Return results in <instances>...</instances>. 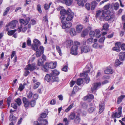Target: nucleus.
<instances>
[{"mask_svg": "<svg viewBox=\"0 0 125 125\" xmlns=\"http://www.w3.org/2000/svg\"><path fill=\"white\" fill-rule=\"evenodd\" d=\"M104 20L105 21H113L114 20V15L111 13V12L107 14L105 16H103Z\"/></svg>", "mask_w": 125, "mask_h": 125, "instance_id": "nucleus-1", "label": "nucleus"}, {"mask_svg": "<svg viewBox=\"0 0 125 125\" xmlns=\"http://www.w3.org/2000/svg\"><path fill=\"white\" fill-rule=\"evenodd\" d=\"M101 82H96L93 83L91 87V92L93 93V92L98 90L101 86Z\"/></svg>", "mask_w": 125, "mask_h": 125, "instance_id": "nucleus-2", "label": "nucleus"}, {"mask_svg": "<svg viewBox=\"0 0 125 125\" xmlns=\"http://www.w3.org/2000/svg\"><path fill=\"white\" fill-rule=\"evenodd\" d=\"M67 15L68 16L66 18V20L68 21H70L74 17V13L72 12L70 9L68 8L67 10Z\"/></svg>", "mask_w": 125, "mask_h": 125, "instance_id": "nucleus-3", "label": "nucleus"}, {"mask_svg": "<svg viewBox=\"0 0 125 125\" xmlns=\"http://www.w3.org/2000/svg\"><path fill=\"white\" fill-rule=\"evenodd\" d=\"M15 110H13L11 109L10 111V115L9 117V119L10 121H11V122H13V123H15L16 122L17 118L16 117L14 116L13 112L15 111Z\"/></svg>", "mask_w": 125, "mask_h": 125, "instance_id": "nucleus-4", "label": "nucleus"}, {"mask_svg": "<svg viewBox=\"0 0 125 125\" xmlns=\"http://www.w3.org/2000/svg\"><path fill=\"white\" fill-rule=\"evenodd\" d=\"M122 109V107H119L118 108V112H116L113 114L112 115V118H120L121 116Z\"/></svg>", "mask_w": 125, "mask_h": 125, "instance_id": "nucleus-5", "label": "nucleus"}, {"mask_svg": "<svg viewBox=\"0 0 125 125\" xmlns=\"http://www.w3.org/2000/svg\"><path fill=\"white\" fill-rule=\"evenodd\" d=\"M78 49V46L77 45H73L71 49V54L75 55H77L78 54L77 52Z\"/></svg>", "mask_w": 125, "mask_h": 125, "instance_id": "nucleus-6", "label": "nucleus"}, {"mask_svg": "<svg viewBox=\"0 0 125 125\" xmlns=\"http://www.w3.org/2000/svg\"><path fill=\"white\" fill-rule=\"evenodd\" d=\"M30 19V18L27 17L26 18L25 20L23 19H20L19 21L22 25V24H23L24 26H26L29 23Z\"/></svg>", "mask_w": 125, "mask_h": 125, "instance_id": "nucleus-7", "label": "nucleus"}, {"mask_svg": "<svg viewBox=\"0 0 125 125\" xmlns=\"http://www.w3.org/2000/svg\"><path fill=\"white\" fill-rule=\"evenodd\" d=\"M120 42H117L115 44V46L113 47L112 49L113 51L120 52L121 51L120 46Z\"/></svg>", "mask_w": 125, "mask_h": 125, "instance_id": "nucleus-8", "label": "nucleus"}, {"mask_svg": "<svg viewBox=\"0 0 125 125\" xmlns=\"http://www.w3.org/2000/svg\"><path fill=\"white\" fill-rule=\"evenodd\" d=\"M81 52L82 53L84 52L85 53H87L90 51L91 49L90 46L86 45L81 47Z\"/></svg>", "mask_w": 125, "mask_h": 125, "instance_id": "nucleus-9", "label": "nucleus"}, {"mask_svg": "<svg viewBox=\"0 0 125 125\" xmlns=\"http://www.w3.org/2000/svg\"><path fill=\"white\" fill-rule=\"evenodd\" d=\"M26 67L31 72H32L35 69H36V64L35 63H33L31 64H29L27 65Z\"/></svg>", "mask_w": 125, "mask_h": 125, "instance_id": "nucleus-10", "label": "nucleus"}, {"mask_svg": "<svg viewBox=\"0 0 125 125\" xmlns=\"http://www.w3.org/2000/svg\"><path fill=\"white\" fill-rule=\"evenodd\" d=\"M22 100L25 107L28 108L30 105V102L25 97H23Z\"/></svg>", "mask_w": 125, "mask_h": 125, "instance_id": "nucleus-11", "label": "nucleus"}, {"mask_svg": "<svg viewBox=\"0 0 125 125\" xmlns=\"http://www.w3.org/2000/svg\"><path fill=\"white\" fill-rule=\"evenodd\" d=\"M48 67L49 68L53 69L56 67L57 63L55 62L54 63L53 62H51L50 63H47Z\"/></svg>", "mask_w": 125, "mask_h": 125, "instance_id": "nucleus-12", "label": "nucleus"}, {"mask_svg": "<svg viewBox=\"0 0 125 125\" xmlns=\"http://www.w3.org/2000/svg\"><path fill=\"white\" fill-rule=\"evenodd\" d=\"M105 109V104L104 103H101L99 104V113H101Z\"/></svg>", "mask_w": 125, "mask_h": 125, "instance_id": "nucleus-13", "label": "nucleus"}, {"mask_svg": "<svg viewBox=\"0 0 125 125\" xmlns=\"http://www.w3.org/2000/svg\"><path fill=\"white\" fill-rule=\"evenodd\" d=\"M72 26V23L71 22H68V23H64L62 24L61 26L62 28L65 29L67 28H69Z\"/></svg>", "mask_w": 125, "mask_h": 125, "instance_id": "nucleus-14", "label": "nucleus"}, {"mask_svg": "<svg viewBox=\"0 0 125 125\" xmlns=\"http://www.w3.org/2000/svg\"><path fill=\"white\" fill-rule=\"evenodd\" d=\"M87 0H79L77 2L78 5L79 6L83 7L84 4L87 2Z\"/></svg>", "mask_w": 125, "mask_h": 125, "instance_id": "nucleus-15", "label": "nucleus"}, {"mask_svg": "<svg viewBox=\"0 0 125 125\" xmlns=\"http://www.w3.org/2000/svg\"><path fill=\"white\" fill-rule=\"evenodd\" d=\"M113 72V70L112 69L111 67H108L104 71V73L105 74H111Z\"/></svg>", "mask_w": 125, "mask_h": 125, "instance_id": "nucleus-16", "label": "nucleus"}, {"mask_svg": "<svg viewBox=\"0 0 125 125\" xmlns=\"http://www.w3.org/2000/svg\"><path fill=\"white\" fill-rule=\"evenodd\" d=\"M38 120L40 123H42V125H45L47 124L48 122L47 120L46 119H41V118H38Z\"/></svg>", "mask_w": 125, "mask_h": 125, "instance_id": "nucleus-17", "label": "nucleus"}, {"mask_svg": "<svg viewBox=\"0 0 125 125\" xmlns=\"http://www.w3.org/2000/svg\"><path fill=\"white\" fill-rule=\"evenodd\" d=\"M119 59L121 61L124 60L125 58V52H121L119 54Z\"/></svg>", "mask_w": 125, "mask_h": 125, "instance_id": "nucleus-18", "label": "nucleus"}, {"mask_svg": "<svg viewBox=\"0 0 125 125\" xmlns=\"http://www.w3.org/2000/svg\"><path fill=\"white\" fill-rule=\"evenodd\" d=\"M49 68L47 63L42 66V69L44 72H48Z\"/></svg>", "mask_w": 125, "mask_h": 125, "instance_id": "nucleus-19", "label": "nucleus"}, {"mask_svg": "<svg viewBox=\"0 0 125 125\" xmlns=\"http://www.w3.org/2000/svg\"><path fill=\"white\" fill-rule=\"evenodd\" d=\"M18 22V21L15 20H14L10 22V28L14 29L16 27V23Z\"/></svg>", "mask_w": 125, "mask_h": 125, "instance_id": "nucleus-20", "label": "nucleus"}, {"mask_svg": "<svg viewBox=\"0 0 125 125\" xmlns=\"http://www.w3.org/2000/svg\"><path fill=\"white\" fill-rule=\"evenodd\" d=\"M83 28V26L81 24L78 25L76 28V30L78 33L80 32Z\"/></svg>", "mask_w": 125, "mask_h": 125, "instance_id": "nucleus-21", "label": "nucleus"}, {"mask_svg": "<svg viewBox=\"0 0 125 125\" xmlns=\"http://www.w3.org/2000/svg\"><path fill=\"white\" fill-rule=\"evenodd\" d=\"M76 82L77 85L79 86L83 84V80L82 78H79L77 79Z\"/></svg>", "mask_w": 125, "mask_h": 125, "instance_id": "nucleus-22", "label": "nucleus"}, {"mask_svg": "<svg viewBox=\"0 0 125 125\" xmlns=\"http://www.w3.org/2000/svg\"><path fill=\"white\" fill-rule=\"evenodd\" d=\"M125 97V95H121L119 96L117 98V104H120L122 101L123 100Z\"/></svg>", "mask_w": 125, "mask_h": 125, "instance_id": "nucleus-23", "label": "nucleus"}, {"mask_svg": "<svg viewBox=\"0 0 125 125\" xmlns=\"http://www.w3.org/2000/svg\"><path fill=\"white\" fill-rule=\"evenodd\" d=\"M67 10L66 11L64 9H61L60 11V14L62 16H64L66 14L67 15Z\"/></svg>", "mask_w": 125, "mask_h": 125, "instance_id": "nucleus-24", "label": "nucleus"}, {"mask_svg": "<svg viewBox=\"0 0 125 125\" xmlns=\"http://www.w3.org/2000/svg\"><path fill=\"white\" fill-rule=\"evenodd\" d=\"M63 1L66 5L70 6L72 4L73 0H63Z\"/></svg>", "mask_w": 125, "mask_h": 125, "instance_id": "nucleus-25", "label": "nucleus"}, {"mask_svg": "<svg viewBox=\"0 0 125 125\" xmlns=\"http://www.w3.org/2000/svg\"><path fill=\"white\" fill-rule=\"evenodd\" d=\"M97 2L95 1L92 2L91 4V10H94L97 5Z\"/></svg>", "mask_w": 125, "mask_h": 125, "instance_id": "nucleus-26", "label": "nucleus"}, {"mask_svg": "<svg viewBox=\"0 0 125 125\" xmlns=\"http://www.w3.org/2000/svg\"><path fill=\"white\" fill-rule=\"evenodd\" d=\"M101 12L102 15L101 16L104 18L103 16H105L107 14L110 13V10H108L105 11L104 10H102Z\"/></svg>", "mask_w": 125, "mask_h": 125, "instance_id": "nucleus-27", "label": "nucleus"}, {"mask_svg": "<svg viewBox=\"0 0 125 125\" xmlns=\"http://www.w3.org/2000/svg\"><path fill=\"white\" fill-rule=\"evenodd\" d=\"M43 61L41 59H39L38 60L37 63V65L39 66H42L44 63Z\"/></svg>", "mask_w": 125, "mask_h": 125, "instance_id": "nucleus-28", "label": "nucleus"}, {"mask_svg": "<svg viewBox=\"0 0 125 125\" xmlns=\"http://www.w3.org/2000/svg\"><path fill=\"white\" fill-rule=\"evenodd\" d=\"M17 31V30L15 29L12 30H10L8 31L7 34L9 36H11L13 35Z\"/></svg>", "mask_w": 125, "mask_h": 125, "instance_id": "nucleus-29", "label": "nucleus"}, {"mask_svg": "<svg viewBox=\"0 0 125 125\" xmlns=\"http://www.w3.org/2000/svg\"><path fill=\"white\" fill-rule=\"evenodd\" d=\"M90 71V70H88L86 71H83V73H81L80 74V77H82L83 76H86V75L87 73H89Z\"/></svg>", "mask_w": 125, "mask_h": 125, "instance_id": "nucleus-30", "label": "nucleus"}, {"mask_svg": "<svg viewBox=\"0 0 125 125\" xmlns=\"http://www.w3.org/2000/svg\"><path fill=\"white\" fill-rule=\"evenodd\" d=\"M109 27V25L107 23H105L103 25L102 29L105 31L108 30Z\"/></svg>", "mask_w": 125, "mask_h": 125, "instance_id": "nucleus-31", "label": "nucleus"}, {"mask_svg": "<svg viewBox=\"0 0 125 125\" xmlns=\"http://www.w3.org/2000/svg\"><path fill=\"white\" fill-rule=\"evenodd\" d=\"M59 74V72L55 69L52 70V74L55 76L58 75Z\"/></svg>", "mask_w": 125, "mask_h": 125, "instance_id": "nucleus-32", "label": "nucleus"}, {"mask_svg": "<svg viewBox=\"0 0 125 125\" xmlns=\"http://www.w3.org/2000/svg\"><path fill=\"white\" fill-rule=\"evenodd\" d=\"M95 32L96 34V37L97 38H99L101 36L100 34V31L99 29H96L95 30Z\"/></svg>", "mask_w": 125, "mask_h": 125, "instance_id": "nucleus-33", "label": "nucleus"}, {"mask_svg": "<svg viewBox=\"0 0 125 125\" xmlns=\"http://www.w3.org/2000/svg\"><path fill=\"white\" fill-rule=\"evenodd\" d=\"M25 71L24 72L23 75L25 76H27L30 73L29 70L26 67L24 68Z\"/></svg>", "mask_w": 125, "mask_h": 125, "instance_id": "nucleus-34", "label": "nucleus"}, {"mask_svg": "<svg viewBox=\"0 0 125 125\" xmlns=\"http://www.w3.org/2000/svg\"><path fill=\"white\" fill-rule=\"evenodd\" d=\"M52 3L50 2L49 3V5L47 4H45L44 5V8L45 10H48L50 8L51 5Z\"/></svg>", "mask_w": 125, "mask_h": 125, "instance_id": "nucleus-35", "label": "nucleus"}, {"mask_svg": "<svg viewBox=\"0 0 125 125\" xmlns=\"http://www.w3.org/2000/svg\"><path fill=\"white\" fill-rule=\"evenodd\" d=\"M33 42L34 44L37 45L38 46H39L41 44L40 41L38 39H35L34 40Z\"/></svg>", "mask_w": 125, "mask_h": 125, "instance_id": "nucleus-36", "label": "nucleus"}, {"mask_svg": "<svg viewBox=\"0 0 125 125\" xmlns=\"http://www.w3.org/2000/svg\"><path fill=\"white\" fill-rule=\"evenodd\" d=\"M73 44V42L72 40H68L66 42L67 46L68 47H70Z\"/></svg>", "mask_w": 125, "mask_h": 125, "instance_id": "nucleus-37", "label": "nucleus"}, {"mask_svg": "<svg viewBox=\"0 0 125 125\" xmlns=\"http://www.w3.org/2000/svg\"><path fill=\"white\" fill-rule=\"evenodd\" d=\"M51 76L48 74H46L44 78L45 80L47 82H50L51 80Z\"/></svg>", "mask_w": 125, "mask_h": 125, "instance_id": "nucleus-38", "label": "nucleus"}, {"mask_svg": "<svg viewBox=\"0 0 125 125\" xmlns=\"http://www.w3.org/2000/svg\"><path fill=\"white\" fill-rule=\"evenodd\" d=\"M70 33L71 35H75L76 34V32L74 28H72L70 31Z\"/></svg>", "mask_w": 125, "mask_h": 125, "instance_id": "nucleus-39", "label": "nucleus"}, {"mask_svg": "<svg viewBox=\"0 0 125 125\" xmlns=\"http://www.w3.org/2000/svg\"><path fill=\"white\" fill-rule=\"evenodd\" d=\"M36 101L34 100H31L30 102V105L31 107H34L36 104Z\"/></svg>", "mask_w": 125, "mask_h": 125, "instance_id": "nucleus-40", "label": "nucleus"}, {"mask_svg": "<svg viewBox=\"0 0 125 125\" xmlns=\"http://www.w3.org/2000/svg\"><path fill=\"white\" fill-rule=\"evenodd\" d=\"M56 48L57 51L59 53V55L60 56H61L62 55V51L60 47L58 46H56Z\"/></svg>", "mask_w": 125, "mask_h": 125, "instance_id": "nucleus-41", "label": "nucleus"}, {"mask_svg": "<svg viewBox=\"0 0 125 125\" xmlns=\"http://www.w3.org/2000/svg\"><path fill=\"white\" fill-rule=\"evenodd\" d=\"M10 10V8L9 7H7L4 12L3 16H4L7 15Z\"/></svg>", "mask_w": 125, "mask_h": 125, "instance_id": "nucleus-42", "label": "nucleus"}, {"mask_svg": "<svg viewBox=\"0 0 125 125\" xmlns=\"http://www.w3.org/2000/svg\"><path fill=\"white\" fill-rule=\"evenodd\" d=\"M47 114L46 113H42L40 115V117L41 119L46 118L47 116Z\"/></svg>", "mask_w": 125, "mask_h": 125, "instance_id": "nucleus-43", "label": "nucleus"}, {"mask_svg": "<svg viewBox=\"0 0 125 125\" xmlns=\"http://www.w3.org/2000/svg\"><path fill=\"white\" fill-rule=\"evenodd\" d=\"M36 9L38 11L39 13L40 14H42V13L40 5L39 4L37 5Z\"/></svg>", "mask_w": 125, "mask_h": 125, "instance_id": "nucleus-44", "label": "nucleus"}, {"mask_svg": "<svg viewBox=\"0 0 125 125\" xmlns=\"http://www.w3.org/2000/svg\"><path fill=\"white\" fill-rule=\"evenodd\" d=\"M33 95L32 92L31 91H30L28 94L27 97L28 99H31L32 98Z\"/></svg>", "mask_w": 125, "mask_h": 125, "instance_id": "nucleus-45", "label": "nucleus"}, {"mask_svg": "<svg viewBox=\"0 0 125 125\" xmlns=\"http://www.w3.org/2000/svg\"><path fill=\"white\" fill-rule=\"evenodd\" d=\"M74 103H72L65 110V112H67L69 111L70 109L72 108L74 105Z\"/></svg>", "mask_w": 125, "mask_h": 125, "instance_id": "nucleus-46", "label": "nucleus"}, {"mask_svg": "<svg viewBox=\"0 0 125 125\" xmlns=\"http://www.w3.org/2000/svg\"><path fill=\"white\" fill-rule=\"evenodd\" d=\"M81 120L80 118L79 117L76 116L74 121L75 122L76 124H78L79 123Z\"/></svg>", "mask_w": 125, "mask_h": 125, "instance_id": "nucleus-47", "label": "nucleus"}, {"mask_svg": "<svg viewBox=\"0 0 125 125\" xmlns=\"http://www.w3.org/2000/svg\"><path fill=\"white\" fill-rule=\"evenodd\" d=\"M121 63L122 62L119 59H117L116 60L115 65V66H117L120 65Z\"/></svg>", "mask_w": 125, "mask_h": 125, "instance_id": "nucleus-48", "label": "nucleus"}, {"mask_svg": "<svg viewBox=\"0 0 125 125\" xmlns=\"http://www.w3.org/2000/svg\"><path fill=\"white\" fill-rule=\"evenodd\" d=\"M75 114L74 113H71L69 116V118L71 120H73L75 118Z\"/></svg>", "mask_w": 125, "mask_h": 125, "instance_id": "nucleus-49", "label": "nucleus"}, {"mask_svg": "<svg viewBox=\"0 0 125 125\" xmlns=\"http://www.w3.org/2000/svg\"><path fill=\"white\" fill-rule=\"evenodd\" d=\"M119 7V5L118 3H116L114 5V10H117L118 9Z\"/></svg>", "mask_w": 125, "mask_h": 125, "instance_id": "nucleus-50", "label": "nucleus"}, {"mask_svg": "<svg viewBox=\"0 0 125 125\" xmlns=\"http://www.w3.org/2000/svg\"><path fill=\"white\" fill-rule=\"evenodd\" d=\"M88 34L87 31L86 30L83 31L82 32L81 36L82 37H83L87 35Z\"/></svg>", "mask_w": 125, "mask_h": 125, "instance_id": "nucleus-51", "label": "nucleus"}, {"mask_svg": "<svg viewBox=\"0 0 125 125\" xmlns=\"http://www.w3.org/2000/svg\"><path fill=\"white\" fill-rule=\"evenodd\" d=\"M93 41V39L91 37L90 38L87 39L86 42L88 44H90L92 43Z\"/></svg>", "mask_w": 125, "mask_h": 125, "instance_id": "nucleus-52", "label": "nucleus"}, {"mask_svg": "<svg viewBox=\"0 0 125 125\" xmlns=\"http://www.w3.org/2000/svg\"><path fill=\"white\" fill-rule=\"evenodd\" d=\"M38 46L35 44H33L32 46V49L34 51H37L38 50Z\"/></svg>", "mask_w": 125, "mask_h": 125, "instance_id": "nucleus-53", "label": "nucleus"}, {"mask_svg": "<svg viewBox=\"0 0 125 125\" xmlns=\"http://www.w3.org/2000/svg\"><path fill=\"white\" fill-rule=\"evenodd\" d=\"M110 6V4L109 3H108L107 4L104 6L103 7V9L105 10H108L109 9Z\"/></svg>", "mask_w": 125, "mask_h": 125, "instance_id": "nucleus-54", "label": "nucleus"}, {"mask_svg": "<svg viewBox=\"0 0 125 125\" xmlns=\"http://www.w3.org/2000/svg\"><path fill=\"white\" fill-rule=\"evenodd\" d=\"M15 102L17 103L18 105L20 106L21 103V100L19 98H17Z\"/></svg>", "mask_w": 125, "mask_h": 125, "instance_id": "nucleus-55", "label": "nucleus"}, {"mask_svg": "<svg viewBox=\"0 0 125 125\" xmlns=\"http://www.w3.org/2000/svg\"><path fill=\"white\" fill-rule=\"evenodd\" d=\"M42 54V53L39 50H38L36 51V55L37 57H39Z\"/></svg>", "mask_w": 125, "mask_h": 125, "instance_id": "nucleus-56", "label": "nucleus"}, {"mask_svg": "<svg viewBox=\"0 0 125 125\" xmlns=\"http://www.w3.org/2000/svg\"><path fill=\"white\" fill-rule=\"evenodd\" d=\"M90 36L91 37H93L95 36V32L94 31H91L89 33Z\"/></svg>", "mask_w": 125, "mask_h": 125, "instance_id": "nucleus-57", "label": "nucleus"}, {"mask_svg": "<svg viewBox=\"0 0 125 125\" xmlns=\"http://www.w3.org/2000/svg\"><path fill=\"white\" fill-rule=\"evenodd\" d=\"M86 77L84 78V79L85 80V82H86L87 84L89 83L90 81L89 78L88 76L87 73L86 75Z\"/></svg>", "mask_w": 125, "mask_h": 125, "instance_id": "nucleus-58", "label": "nucleus"}, {"mask_svg": "<svg viewBox=\"0 0 125 125\" xmlns=\"http://www.w3.org/2000/svg\"><path fill=\"white\" fill-rule=\"evenodd\" d=\"M120 48L122 51L125 50V43H123L122 44L120 42Z\"/></svg>", "mask_w": 125, "mask_h": 125, "instance_id": "nucleus-59", "label": "nucleus"}, {"mask_svg": "<svg viewBox=\"0 0 125 125\" xmlns=\"http://www.w3.org/2000/svg\"><path fill=\"white\" fill-rule=\"evenodd\" d=\"M24 84L22 85V84H20L18 89V90H20V91H22L24 88Z\"/></svg>", "mask_w": 125, "mask_h": 125, "instance_id": "nucleus-60", "label": "nucleus"}, {"mask_svg": "<svg viewBox=\"0 0 125 125\" xmlns=\"http://www.w3.org/2000/svg\"><path fill=\"white\" fill-rule=\"evenodd\" d=\"M105 39V37H102L99 39V42L101 43H103Z\"/></svg>", "mask_w": 125, "mask_h": 125, "instance_id": "nucleus-61", "label": "nucleus"}, {"mask_svg": "<svg viewBox=\"0 0 125 125\" xmlns=\"http://www.w3.org/2000/svg\"><path fill=\"white\" fill-rule=\"evenodd\" d=\"M40 84V83L39 82H37L34 84L33 87V89H35L39 87Z\"/></svg>", "mask_w": 125, "mask_h": 125, "instance_id": "nucleus-62", "label": "nucleus"}, {"mask_svg": "<svg viewBox=\"0 0 125 125\" xmlns=\"http://www.w3.org/2000/svg\"><path fill=\"white\" fill-rule=\"evenodd\" d=\"M31 42L30 38H29L27 40V45L28 46H30L31 45Z\"/></svg>", "mask_w": 125, "mask_h": 125, "instance_id": "nucleus-63", "label": "nucleus"}, {"mask_svg": "<svg viewBox=\"0 0 125 125\" xmlns=\"http://www.w3.org/2000/svg\"><path fill=\"white\" fill-rule=\"evenodd\" d=\"M85 7L88 10H90V5L89 3H87L85 5Z\"/></svg>", "mask_w": 125, "mask_h": 125, "instance_id": "nucleus-64", "label": "nucleus"}]
</instances>
